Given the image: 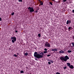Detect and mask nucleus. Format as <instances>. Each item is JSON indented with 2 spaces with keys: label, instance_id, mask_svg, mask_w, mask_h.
<instances>
[{
  "label": "nucleus",
  "instance_id": "obj_2",
  "mask_svg": "<svg viewBox=\"0 0 74 74\" xmlns=\"http://www.w3.org/2000/svg\"><path fill=\"white\" fill-rule=\"evenodd\" d=\"M60 59L62 61L66 62L67 60L69 59V58L67 56H65L64 57H60Z\"/></svg>",
  "mask_w": 74,
  "mask_h": 74
},
{
  "label": "nucleus",
  "instance_id": "obj_1",
  "mask_svg": "<svg viewBox=\"0 0 74 74\" xmlns=\"http://www.w3.org/2000/svg\"><path fill=\"white\" fill-rule=\"evenodd\" d=\"M44 55V53L42 52H41L40 53L37 54V52H35L34 53V56L36 57L37 58H42V56Z\"/></svg>",
  "mask_w": 74,
  "mask_h": 74
},
{
  "label": "nucleus",
  "instance_id": "obj_37",
  "mask_svg": "<svg viewBox=\"0 0 74 74\" xmlns=\"http://www.w3.org/2000/svg\"><path fill=\"white\" fill-rule=\"evenodd\" d=\"M38 12V11H36V12Z\"/></svg>",
  "mask_w": 74,
  "mask_h": 74
},
{
  "label": "nucleus",
  "instance_id": "obj_10",
  "mask_svg": "<svg viewBox=\"0 0 74 74\" xmlns=\"http://www.w3.org/2000/svg\"><path fill=\"white\" fill-rule=\"evenodd\" d=\"M40 5H43V2H41V1L40 2Z\"/></svg>",
  "mask_w": 74,
  "mask_h": 74
},
{
  "label": "nucleus",
  "instance_id": "obj_24",
  "mask_svg": "<svg viewBox=\"0 0 74 74\" xmlns=\"http://www.w3.org/2000/svg\"><path fill=\"white\" fill-rule=\"evenodd\" d=\"M63 68L64 69H66L67 68V67L66 66H65L64 67H63Z\"/></svg>",
  "mask_w": 74,
  "mask_h": 74
},
{
  "label": "nucleus",
  "instance_id": "obj_30",
  "mask_svg": "<svg viewBox=\"0 0 74 74\" xmlns=\"http://www.w3.org/2000/svg\"><path fill=\"white\" fill-rule=\"evenodd\" d=\"M50 4H51V5H52V4H53L52 3H51V2H50Z\"/></svg>",
  "mask_w": 74,
  "mask_h": 74
},
{
  "label": "nucleus",
  "instance_id": "obj_19",
  "mask_svg": "<svg viewBox=\"0 0 74 74\" xmlns=\"http://www.w3.org/2000/svg\"><path fill=\"white\" fill-rule=\"evenodd\" d=\"M71 43L72 44L73 47H74V42H72Z\"/></svg>",
  "mask_w": 74,
  "mask_h": 74
},
{
  "label": "nucleus",
  "instance_id": "obj_25",
  "mask_svg": "<svg viewBox=\"0 0 74 74\" xmlns=\"http://www.w3.org/2000/svg\"><path fill=\"white\" fill-rule=\"evenodd\" d=\"M68 29L69 30H70L71 29V27H69L68 28Z\"/></svg>",
  "mask_w": 74,
  "mask_h": 74
},
{
  "label": "nucleus",
  "instance_id": "obj_8",
  "mask_svg": "<svg viewBox=\"0 0 74 74\" xmlns=\"http://www.w3.org/2000/svg\"><path fill=\"white\" fill-rule=\"evenodd\" d=\"M60 53H64V51H61L59 52Z\"/></svg>",
  "mask_w": 74,
  "mask_h": 74
},
{
  "label": "nucleus",
  "instance_id": "obj_34",
  "mask_svg": "<svg viewBox=\"0 0 74 74\" xmlns=\"http://www.w3.org/2000/svg\"><path fill=\"white\" fill-rule=\"evenodd\" d=\"M15 32L16 33H18V31H15Z\"/></svg>",
  "mask_w": 74,
  "mask_h": 74
},
{
  "label": "nucleus",
  "instance_id": "obj_26",
  "mask_svg": "<svg viewBox=\"0 0 74 74\" xmlns=\"http://www.w3.org/2000/svg\"><path fill=\"white\" fill-rule=\"evenodd\" d=\"M63 2H65V1H67V0H63Z\"/></svg>",
  "mask_w": 74,
  "mask_h": 74
},
{
  "label": "nucleus",
  "instance_id": "obj_21",
  "mask_svg": "<svg viewBox=\"0 0 74 74\" xmlns=\"http://www.w3.org/2000/svg\"><path fill=\"white\" fill-rule=\"evenodd\" d=\"M50 62H51V63H53V61H52V60H50Z\"/></svg>",
  "mask_w": 74,
  "mask_h": 74
},
{
  "label": "nucleus",
  "instance_id": "obj_27",
  "mask_svg": "<svg viewBox=\"0 0 74 74\" xmlns=\"http://www.w3.org/2000/svg\"><path fill=\"white\" fill-rule=\"evenodd\" d=\"M51 56V55H47V56H48V57H49V56Z\"/></svg>",
  "mask_w": 74,
  "mask_h": 74
},
{
  "label": "nucleus",
  "instance_id": "obj_6",
  "mask_svg": "<svg viewBox=\"0 0 74 74\" xmlns=\"http://www.w3.org/2000/svg\"><path fill=\"white\" fill-rule=\"evenodd\" d=\"M51 51H58V49H52Z\"/></svg>",
  "mask_w": 74,
  "mask_h": 74
},
{
  "label": "nucleus",
  "instance_id": "obj_20",
  "mask_svg": "<svg viewBox=\"0 0 74 74\" xmlns=\"http://www.w3.org/2000/svg\"><path fill=\"white\" fill-rule=\"evenodd\" d=\"M44 51H48V50L46 48H45L44 49Z\"/></svg>",
  "mask_w": 74,
  "mask_h": 74
},
{
  "label": "nucleus",
  "instance_id": "obj_33",
  "mask_svg": "<svg viewBox=\"0 0 74 74\" xmlns=\"http://www.w3.org/2000/svg\"><path fill=\"white\" fill-rule=\"evenodd\" d=\"M35 60H38V59H37V58H35Z\"/></svg>",
  "mask_w": 74,
  "mask_h": 74
},
{
  "label": "nucleus",
  "instance_id": "obj_35",
  "mask_svg": "<svg viewBox=\"0 0 74 74\" xmlns=\"http://www.w3.org/2000/svg\"><path fill=\"white\" fill-rule=\"evenodd\" d=\"M52 1H55V0H52Z\"/></svg>",
  "mask_w": 74,
  "mask_h": 74
},
{
  "label": "nucleus",
  "instance_id": "obj_7",
  "mask_svg": "<svg viewBox=\"0 0 74 74\" xmlns=\"http://www.w3.org/2000/svg\"><path fill=\"white\" fill-rule=\"evenodd\" d=\"M69 67L70 69H74V66L73 65H71Z\"/></svg>",
  "mask_w": 74,
  "mask_h": 74
},
{
  "label": "nucleus",
  "instance_id": "obj_18",
  "mask_svg": "<svg viewBox=\"0 0 74 74\" xmlns=\"http://www.w3.org/2000/svg\"><path fill=\"white\" fill-rule=\"evenodd\" d=\"M19 2H22V0H18Z\"/></svg>",
  "mask_w": 74,
  "mask_h": 74
},
{
  "label": "nucleus",
  "instance_id": "obj_11",
  "mask_svg": "<svg viewBox=\"0 0 74 74\" xmlns=\"http://www.w3.org/2000/svg\"><path fill=\"white\" fill-rule=\"evenodd\" d=\"M69 23V20H67V22H66V24L67 25H68Z\"/></svg>",
  "mask_w": 74,
  "mask_h": 74
},
{
  "label": "nucleus",
  "instance_id": "obj_16",
  "mask_svg": "<svg viewBox=\"0 0 74 74\" xmlns=\"http://www.w3.org/2000/svg\"><path fill=\"white\" fill-rule=\"evenodd\" d=\"M14 56H15V57H17V56H17L16 54H14Z\"/></svg>",
  "mask_w": 74,
  "mask_h": 74
},
{
  "label": "nucleus",
  "instance_id": "obj_29",
  "mask_svg": "<svg viewBox=\"0 0 74 74\" xmlns=\"http://www.w3.org/2000/svg\"><path fill=\"white\" fill-rule=\"evenodd\" d=\"M48 64H51V62H48Z\"/></svg>",
  "mask_w": 74,
  "mask_h": 74
},
{
  "label": "nucleus",
  "instance_id": "obj_32",
  "mask_svg": "<svg viewBox=\"0 0 74 74\" xmlns=\"http://www.w3.org/2000/svg\"><path fill=\"white\" fill-rule=\"evenodd\" d=\"M0 21H1V17H0Z\"/></svg>",
  "mask_w": 74,
  "mask_h": 74
},
{
  "label": "nucleus",
  "instance_id": "obj_23",
  "mask_svg": "<svg viewBox=\"0 0 74 74\" xmlns=\"http://www.w3.org/2000/svg\"><path fill=\"white\" fill-rule=\"evenodd\" d=\"M14 15V13L13 12L12 13V15Z\"/></svg>",
  "mask_w": 74,
  "mask_h": 74
},
{
  "label": "nucleus",
  "instance_id": "obj_3",
  "mask_svg": "<svg viewBox=\"0 0 74 74\" xmlns=\"http://www.w3.org/2000/svg\"><path fill=\"white\" fill-rule=\"evenodd\" d=\"M12 41L13 43H14V42L16 41V38L15 37H11Z\"/></svg>",
  "mask_w": 74,
  "mask_h": 74
},
{
  "label": "nucleus",
  "instance_id": "obj_28",
  "mask_svg": "<svg viewBox=\"0 0 74 74\" xmlns=\"http://www.w3.org/2000/svg\"><path fill=\"white\" fill-rule=\"evenodd\" d=\"M56 74H60V73H59V72H57L56 73Z\"/></svg>",
  "mask_w": 74,
  "mask_h": 74
},
{
  "label": "nucleus",
  "instance_id": "obj_9",
  "mask_svg": "<svg viewBox=\"0 0 74 74\" xmlns=\"http://www.w3.org/2000/svg\"><path fill=\"white\" fill-rule=\"evenodd\" d=\"M66 64H67V66H68V67H69L70 66V63L68 62Z\"/></svg>",
  "mask_w": 74,
  "mask_h": 74
},
{
  "label": "nucleus",
  "instance_id": "obj_38",
  "mask_svg": "<svg viewBox=\"0 0 74 74\" xmlns=\"http://www.w3.org/2000/svg\"><path fill=\"white\" fill-rule=\"evenodd\" d=\"M38 1H40V0H38Z\"/></svg>",
  "mask_w": 74,
  "mask_h": 74
},
{
  "label": "nucleus",
  "instance_id": "obj_15",
  "mask_svg": "<svg viewBox=\"0 0 74 74\" xmlns=\"http://www.w3.org/2000/svg\"><path fill=\"white\" fill-rule=\"evenodd\" d=\"M28 55V53L27 52L26 53H25V56H27V55Z\"/></svg>",
  "mask_w": 74,
  "mask_h": 74
},
{
  "label": "nucleus",
  "instance_id": "obj_14",
  "mask_svg": "<svg viewBox=\"0 0 74 74\" xmlns=\"http://www.w3.org/2000/svg\"><path fill=\"white\" fill-rule=\"evenodd\" d=\"M43 53H47V51H43Z\"/></svg>",
  "mask_w": 74,
  "mask_h": 74
},
{
  "label": "nucleus",
  "instance_id": "obj_13",
  "mask_svg": "<svg viewBox=\"0 0 74 74\" xmlns=\"http://www.w3.org/2000/svg\"><path fill=\"white\" fill-rule=\"evenodd\" d=\"M38 36L39 37H41V35L40 34H38Z\"/></svg>",
  "mask_w": 74,
  "mask_h": 74
},
{
  "label": "nucleus",
  "instance_id": "obj_22",
  "mask_svg": "<svg viewBox=\"0 0 74 74\" xmlns=\"http://www.w3.org/2000/svg\"><path fill=\"white\" fill-rule=\"evenodd\" d=\"M69 24L71 23V20H69Z\"/></svg>",
  "mask_w": 74,
  "mask_h": 74
},
{
  "label": "nucleus",
  "instance_id": "obj_36",
  "mask_svg": "<svg viewBox=\"0 0 74 74\" xmlns=\"http://www.w3.org/2000/svg\"><path fill=\"white\" fill-rule=\"evenodd\" d=\"M17 55H19V53H17Z\"/></svg>",
  "mask_w": 74,
  "mask_h": 74
},
{
  "label": "nucleus",
  "instance_id": "obj_17",
  "mask_svg": "<svg viewBox=\"0 0 74 74\" xmlns=\"http://www.w3.org/2000/svg\"><path fill=\"white\" fill-rule=\"evenodd\" d=\"M21 73H24V71H21L20 72Z\"/></svg>",
  "mask_w": 74,
  "mask_h": 74
},
{
  "label": "nucleus",
  "instance_id": "obj_31",
  "mask_svg": "<svg viewBox=\"0 0 74 74\" xmlns=\"http://www.w3.org/2000/svg\"><path fill=\"white\" fill-rule=\"evenodd\" d=\"M72 12L73 13H74V10H72Z\"/></svg>",
  "mask_w": 74,
  "mask_h": 74
},
{
  "label": "nucleus",
  "instance_id": "obj_4",
  "mask_svg": "<svg viewBox=\"0 0 74 74\" xmlns=\"http://www.w3.org/2000/svg\"><path fill=\"white\" fill-rule=\"evenodd\" d=\"M45 47H47V48H49L50 47V44L48 42H46L45 44Z\"/></svg>",
  "mask_w": 74,
  "mask_h": 74
},
{
  "label": "nucleus",
  "instance_id": "obj_12",
  "mask_svg": "<svg viewBox=\"0 0 74 74\" xmlns=\"http://www.w3.org/2000/svg\"><path fill=\"white\" fill-rule=\"evenodd\" d=\"M67 52L69 53H70V52H72V51L71 50H68Z\"/></svg>",
  "mask_w": 74,
  "mask_h": 74
},
{
  "label": "nucleus",
  "instance_id": "obj_5",
  "mask_svg": "<svg viewBox=\"0 0 74 74\" xmlns=\"http://www.w3.org/2000/svg\"><path fill=\"white\" fill-rule=\"evenodd\" d=\"M28 9L29 10V11H30V12L31 13L34 12V9L32 8H31L30 7H29L28 8Z\"/></svg>",
  "mask_w": 74,
  "mask_h": 74
}]
</instances>
